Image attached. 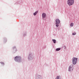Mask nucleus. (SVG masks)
I'll return each instance as SVG.
<instances>
[{"mask_svg":"<svg viewBox=\"0 0 79 79\" xmlns=\"http://www.w3.org/2000/svg\"><path fill=\"white\" fill-rule=\"evenodd\" d=\"M1 64H4V63L3 62H1Z\"/></svg>","mask_w":79,"mask_h":79,"instance_id":"obj_12","label":"nucleus"},{"mask_svg":"<svg viewBox=\"0 0 79 79\" xmlns=\"http://www.w3.org/2000/svg\"><path fill=\"white\" fill-rule=\"evenodd\" d=\"M74 0H68L67 3L69 6H71L74 4Z\"/></svg>","mask_w":79,"mask_h":79,"instance_id":"obj_1","label":"nucleus"},{"mask_svg":"<svg viewBox=\"0 0 79 79\" xmlns=\"http://www.w3.org/2000/svg\"><path fill=\"white\" fill-rule=\"evenodd\" d=\"M74 26V23H72L70 24V26L71 27H72V26Z\"/></svg>","mask_w":79,"mask_h":79,"instance_id":"obj_7","label":"nucleus"},{"mask_svg":"<svg viewBox=\"0 0 79 79\" xmlns=\"http://www.w3.org/2000/svg\"><path fill=\"white\" fill-rule=\"evenodd\" d=\"M77 58L76 57H73L72 59V62L73 64H76V63L77 62Z\"/></svg>","mask_w":79,"mask_h":79,"instance_id":"obj_3","label":"nucleus"},{"mask_svg":"<svg viewBox=\"0 0 79 79\" xmlns=\"http://www.w3.org/2000/svg\"><path fill=\"white\" fill-rule=\"evenodd\" d=\"M42 16L43 18H45L46 17V14L45 13H43L42 14Z\"/></svg>","mask_w":79,"mask_h":79,"instance_id":"obj_6","label":"nucleus"},{"mask_svg":"<svg viewBox=\"0 0 79 79\" xmlns=\"http://www.w3.org/2000/svg\"><path fill=\"white\" fill-rule=\"evenodd\" d=\"M52 41L54 44H55L56 43V40H52Z\"/></svg>","mask_w":79,"mask_h":79,"instance_id":"obj_8","label":"nucleus"},{"mask_svg":"<svg viewBox=\"0 0 79 79\" xmlns=\"http://www.w3.org/2000/svg\"><path fill=\"white\" fill-rule=\"evenodd\" d=\"M38 13V11H36L35 13L34 14V15H36L37 13Z\"/></svg>","mask_w":79,"mask_h":79,"instance_id":"obj_10","label":"nucleus"},{"mask_svg":"<svg viewBox=\"0 0 79 79\" xmlns=\"http://www.w3.org/2000/svg\"><path fill=\"white\" fill-rule=\"evenodd\" d=\"M69 71H72L73 70V68H72V67L70 66L69 67Z\"/></svg>","mask_w":79,"mask_h":79,"instance_id":"obj_5","label":"nucleus"},{"mask_svg":"<svg viewBox=\"0 0 79 79\" xmlns=\"http://www.w3.org/2000/svg\"><path fill=\"white\" fill-rule=\"evenodd\" d=\"M21 59V57H19V56H17L15 57V60L16 61H18V62H20Z\"/></svg>","mask_w":79,"mask_h":79,"instance_id":"obj_2","label":"nucleus"},{"mask_svg":"<svg viewBox=\"0 0 79 79\" xmlns=\"http://www.w3.org/2000/svg\"><path fill=\"white\" fill-rule=\"evenodd\" d=\"M76 32H74L72 34V35H76Z\"/></svg>","mask_w":79,"mask_h":79,"instance_id":"obj_11","label":"nucleus"},{"mask_svg":"<svg viewBox=\"0 0 79 79\" xmlns=\"http://www.w3.org/2000/svg\"><path fill=\"white\" fill-rule=\"evenodd\" d=\"M56 27H58V26H59L58 24H59L60 23V20H59V19H56Z\"/></svg>","mask_w":79,"mask_h":79,"instance_id":"obj_4","label":"nucleus"},{"mask_svg":"<svg viewBox=\"0 0 79 79\" xmlns=\"http://www.w3.org/2000/svg\"><path fill=\"white\" fill-rule=\"evenodd\" d=\"M61 48H58L56 49V51H59V50H60Z\"/></svg>","mask_w":79,"mask_h":79,"instance_id":"obj_9","label":"nucleus"}]
</instances>
